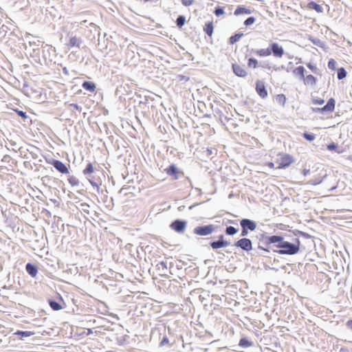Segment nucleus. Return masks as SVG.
Returning a JSON list of instances; mask_svg holds the SVG:
<instances>
[{"mask_svg":"<svg viewBox=\"0 0 352 352\" xmlns=\"http://www.w3.org/2000/svg\"><path fill=\"white\" fill-rule=\"evenodd\" d=\"M219 239H220L219 241H213L210 243V245L212 248V249L216 250L221 248H225L230 245V242L223 240L222 235L219 236Z\"/></svg>","mask_w":352,"mask_h":352,"instance_id":"obj_8","label":"nucleus"},{"mask_svg":"<svg viewBox=\"0 0 352 352\" xmlns=\"http://www.w3.org/2000/svg\"><path fill=\"white\" fill-rule=\"evenodd\" d=\"M232 70L234 74L239 77H245L247 76L246 71L237 64L232 65Z\"/></svg>","mask_w":352,"mask_h":352,"instance_id":"obj_11","label":"nucleus"},{"mask_svg":"<svg viewBox=\"0 0 352 352\" xmlns=\"http://www.w3.org/2000/svg\"><path fill=\"white\" fill-rule=\"evenodd\" d=\"M336 63L334 60L333 59H331L329 63H328V67L329 68L331 69H335L336 68Z\"/></svg>","mask_w":352,"mask_h":352,"instance_id":"obj_37","label":"nucleus"},{"mask_svg":"<svg viewBox=\"0 0 352 352\" xmlns=\"http://www.w3.org/2000/svg\"><path fill=\"white\" fill-rule=\"evenodd\" d=\"M52 165L54 166V168L56 170H58L59 172H60L62 173H68L67 168L65 166V165L63 162H61L60 161L54 160L52 162Z\"/></svg>","mask_w":352,"mask_h":352,"instance_id":"obj_12","label":"nucleus"},{"mask_svg":"<svg viewBox=\"0 0 352 352\" xmlns=\"http://www.w3.org/2000/svg\"><path fill=\"white\" fill-rule=\"evenodd\" d=\"M266 241L269 243H281L283 241V238L280 236H272L266 239Z\"/></svg>","mask_w":352,"mask_h":352,"instance_id":"obj_14","label":"nucleus"},{"mask_svg":"<svg viewBox=\"0 0 352 352\" xmlns=\"http://www.w3.org/2000/svg\"><path fill=\"white\" fill-rule=\"evenodd\" d=\"M337 148V145L334 143L330 144L327 146V148L330 151L334 150Z\"/></svg>","mask_w":352,"mask_h":352,"instance_id":"obj_39","label":"nucleus"},{"mask_svg":"<svg viewBox=\"0 0 352 352\" xmlns=\"http://www.w3.org/2000/svg\"><path fill=\"white\" fill-rule=\"evenodd\" d=\"M310 170L309 169H304L302 170V174L304 176H307L309 173Z\"/></svg>","mask_w":352,"mask_h":352,"instance_id":"obj_44","label":"nucleus"},{"mask_svg":"<svg viewBox=\"0 0 352 352\" xmlns=\"http://www.w3.org/2000/svg\"><path fill=\"white\" fill-rule=\"evenodd\" d=\"M80 41L79 38H78L76 36H74V37H72L70 39H69V45L70 47H74V46H76V47H79L80 46Z\"/></svg>","mask_w":352,"mask_h":352,"instance_id":"obj_21","label":"nucleus"},{"mask_svg":"<svg viewBox=\"0 0 352 352\" xmlns=\"http://www.w3.org/2000/svg\"><path fill=\"white\" fill-rule=\"evenodd\" d=\"M255 21V19L254 17H249L248 19H247L245 22H244V24L245 25H250L252 24H253Z\"/></svg>","mask_w":352,"mask_h":352,"instance_id":"obj_36","label":"nucleus"},{"mask_svg":"<svg viewBox=\"0 0 352 352\" xmlns=\"http://www.w3.org/2000/svg\"><path fill=\"white\" fill-rule=\"evenodd\" d=\"M19 115L23 118H26V115H25V113L23 112V111H19L18 112Z\"/></svg>","mask_w":352,"mask_h":352,"instance_id":"obj_47","label":"nucleus"},{"mask_svg":"<svg viewBox=\"0 0 352 352\" xmlns=\"http://www.w3.org/2000/svg\"><path fill=\"white\" fill-rule=\"evenodd\" d=\"M226 232L228 235H234L237 232V230L232 226H229L226 228Z\"/></svg>","mask_w":352,"mask_h":352,"instance_id":"obj_30","label":"nucleus"},{"mask_svg":"<svg viewBox=\"0 0 352 352\" xmlns=\"http://www.w3.org/2000/svg\"><path fill=\"white\" fill-rule=\"evenodd\" d=\"M305 68L302 66H299L294 69L293 74L296 76H299L301 78H303L305 76Z\"/></svg>","mask_w":352,"mask_h":352,"instance_id":"obj_17","label":"nucleus"},{"mask_svg":"<svg viewBox=\"0 0 352 352\" xmlns=\"http://www.w3.org/2000/svg\"><path fill=\"white\" fill-rule=\"evenodd\" d=\"M50 305L52 309L58 311L62 309L60 305L55 301H50Z\"/></svg>","mask_w":352,"mask_h":352,"instance_id":"obj_24","label":"nucleus"},{"mask_svg":"<svg viewBox=\"0 0 352 352\" xmlns=\"http://www.w3.org/2000/svg\"><path fill=\"white\" fill-rule=\"evenodd\" d=\"M185 21L186 19L184 16H179L176 21L177 26H179V28L183 26L184 25Z\"/></svg>","mask_w":352,"mask_h":352,"instance_id":"obj_33","label":"nucleus"},{"mask_svg":"<svg viewBox=\"0 0 352 352\" xmlns=\"http://www.w3.org/2000/svg\"><path fill=\"white\" fill-rule=\"evenodd\" d=\"M25 269H26V271L27 272L32 276V277H35L37 274V268L30 264V263H28L26 265V267H25Z\"/></svg>","mask_w":352,"mask_h":352,"instance_id":"obj_13","label":"nucleus"},{"mask_svg":"<svg viewBox=\"0 0 352 352\" xmlns=\"http://www.w3.org/2000/svg\"><path fill=\"white\" fill-rule=\"evenodd\" d=\"M214 228L212 225L198 226L194 229V233L200 236H207L212 233Z\"/></svg>","mask_w":352,"mask_h":352,"instance_id":"obj_3","label":"nucleus"},{"mask_svg":"<svg viewBox=\"0 0 352 352\" xmlns=\"http://www.w3.org/2000/svg\"><path fill=\"white\" fill-rule=\"evenodd\" d=\"M252 345L251 342L245 338L241 339L239 342V346L242 347H249Z\"/></svg>","mask_w":352,"mask_h":352,"instance_id":"obj_25","label":"nucleus"},{"mask_svg":"<svg viewBox=\"0 0 352 352\" xmlns=\"http://www.w3.org/2000/svg\"><path fill=\"white\" fill-rule=\"evenodd\" d=\"M304 137L309 141H313L315 139V135L312 133H304Z\"/></svg>","mask_w":352,"mask_h":352,"instance_id":"obj_35","label":"nucleus"},{"mask_svg":"<svg viewBox=\"0 0 352 352\" xmlns=\"http://www.w3.org/2000/svg\"><path fill=\"white\" fill-rule=\"evenodd\" d=\"M346 76V72L343 68H340L338 72V78L341 80L345 78Z\"/></svg>","mask_w":352,"mask_h":352,"instance_id":"obj_31","label":"nucleus"},{"mask_svg":"<svg viewBox=\"0 0 352 352\" xmlns=\"http://www.w3.org/2000/svg\"><path fill=\"white\" fill-rule=\"evenodd\" d=\"M214 14L216 16H219L224 14V10L222 8H217L214 10Z\"/></svg>","mask_w":352,"mask_h":352,"instance_id":"obj_34","label":"nucleus"},{"mask_svg":"<svg viewBox=\"0 0 352 352\" xmlns=\"http://www.w3.org/2000/svg\"><path fill=\"white\" fill-rule=\"evenodd\" d=\"M251 10L245 7L241 6L238 7L234 11V15L238 16L242 14H250Z\"/></svg>","mask_w":352,"mask_h":352,"instance_id":"obj_16","label":"nucleus"},{"mask_svg":"<svg viewBox=\"0 0 352 352\" xmlns=\"http://www.w3.org/2000/svg\"><path fill=\"white\" fill-rule=\"evenodd\" d=\"M241 226L243 228L250 230L251 231H253L256 228V223L248 219H242L241 221Z\"/></svg>","mask_w":352,"mask_h":352,"instance_id":"obj_7","label":"nucleus"},{"mask_svg":"<svg viewBox=\"0 0 352 352\" xmlns=\"http://www.w3.org/2000/svg\"><path fill=\"white\" fill-rule=\"evenodd\" d=\"M166 172L170 175H174V179H177L178 178L177 177V168L175 165H171L169 166L168 168H167Z\"/></svg>","mask_w":352,"mask_h":352,"instance_id":"obj_18","label":"nucleus"},{"mask_svg":"<svg viewBox=\"0 0 352 352\" xmlns=\"http://www.w3.org/2000/svg\"><path fill=\"white\" fill-rule=\"evenodd\" d=\"M89 182L91 183V184L94 185V184L90 179H89Z\"/></svg>","mask_w":352,"mask_h":352,"instance_id":"obj_51","label":"nucleus"},{"mask_svg":"<svg viewBox=\"0 0 352 352\" xmlns=\"http://www.w3.org/2000/svg\"><path fill=\"white\" fill-rule=\"evenodd\" d=\"M271 47L272 49L270 50L274 56L281 58L284 54V50L278 43H272L271 44Z\"/></svg>","mask_w":352,"mask_h":352,"instance_id":"obj_6","label":"nucleus"},{"mask_svg":"<svg viewBox=\"0 0 352 352\" xmlns=\"http://www.w3.org/2000/svg\"><path fill=\"white\" fill-rule=\"evenodd\" d=\"M205 31L206 34L209 36H211L213 32V25L211 23L206 24Z\"/></svg>","mask_w":352,"mask_h":352,"instance_id":"obj_26","label":"nucleus"},{"mask_svg":"<svg viewBox=\"0 0 352 352\" xmlns=\"http://www.w3.org/2000/svg\"><path fill=\"white\" fill-rule=\"evenodd\" d=\"M82 87L87 90V91H94L95 89H96V87L94 85V83L92 82H84L83 84H82Z\"/></svg>","mask_w":352,"mask_h":352,"instance_id":"obj_20","label":"nucleus"},{"mask_svg":"<svg viewBox=\"0 0 352 352\" xmlns=\"http://www.w3.org/2000/svg\"><path fill=\"white\" fill-rule=\"evenodd\" d=\"M247 234H248L247 229L243 228L242 232H241V235L242 236H246Z\"/></svg>","mask_w":352,"mask_h":352,"instance_id":"obj_45","label":"nucleus"},{"mask_svg":"<svg viewBox=\"0 0 352 352\" xmlns=\"http://www.w3.org/2000/svg\"><path fill=\"white\" fill-rule=\"evenodd\" d=\"M293 162L294 160L292 157L288 154L285 153H279L277 155V158L276 160V164H278V168H285L289 166Z\"/></svg>","mask_w":352,"mask_h":352,"instance_id":"obj_2","label":"nucleus"},{"mask_svg":"<svg viewBox=\"0 0 352 352\" xmlns=\"http://www.w3.org/2000/svg\"><path fill=\"white\" fill-rule=\"evenodd\" d=\"M321 182H322V181H321V179H317V180H316L314 182H310V183H311V184H314V185H316V184H320V183H321Z\"/></svg>","mask_w":352,"mask_h":352,"instance_id":"obj_46","label":"nucleus"},{"mask_svg":"<svg viewBox=\"0 0 352 352\" xmlns=\"http://www.w3.org/2000/svg\"><path fill=\"white\" fill-rule=\"evenodd\" d=\"M256 90L258 94L263 98H265L267 95L264 82L262 81L258 80L256 82Z\"/></svg>","mask_w":352,"mask_h":352,"instance_id":"obj_9","label":"nucleus"},{"mask_svg":"<svg viewBox=\"0 0 352 352\" xmlns=\"http://www.w3.org/2000/svg\"><path fill=\"white\" fill-rule=\"evenodd\" d=\"M336 102L333 98L328 100L327 104L322 108L316 109V111H333L335 108Z\"/></svg>","mask_w":352,"mask_h":352,"instance_id":"obj_10","label":"nucleus"},{"mask_svg":"<svg viewBox=\"0 0 352 352\" xmlns=\"http://www.w3.org/2000/svg\"><path fill=\"white\" fill-rule=\"evenodd\" d=\"M314 102L315 104H322L324 102V101L322 99H317V100H314Z\"/></svg>","mask_w":352,"mask_h":352,"instance_id":"obj_42","label":"nucleus"},{"mask_svg":"<svg viewBox=\"0 0 352 352\" xmlns=\"http://www.w3.org/2000/svg\"><path fill=\"white\" fill-rule=\"evenodd\" d=\"M243 36V33L236 34L230 38V43L231 44H234V43L237 42Z\"/></svg>","mask_w":352,"mask_h":352,"instance_id":"obj_22","label":"nucleus"},{"mask_svg":"<svg viewBox=\"0 0 352 352\" xmlns=\"http://www.w3.org/2000/svg\"><path fill=\"white\" fill-rule=\"evenodd\" d=\"M278 248H281L276 252L280 254H295L299 251V245L290 243L283 241L281 243L277 244Z\"/></svg>","mask_w":352,"mask_h":352,"instance_id":"obj_1","label":"nucleus"},{"mask_svg":"<svg viewBox=\"0 0 352 352\" xmlns=\"http://www.w3.org/2000/svg\"><path fill=\"white\" fill-rule=\"evenodd\" d=\"M346 326H347L348 328H349L350 329L352 330V320H349L346 322Z\"/></svg>","mask_w":352,"mask_h":352,"instance_id":"obj_43","label":"nucleus"},{"mask_svg":"<svg viewBox=\"0 0 352 352\" xmlns=\"http://www.w3.org/2000/svg\"><path fill=\"white\" fill-rule=\"evenodd\" d=\"M307 67L311 69L314 72H316L317 71V67L314 65H313L311 63H308L307 64Z\"/></svg>","mask_w":352,"mask_h":352,"instance_id":"obj_40","label":"nucleus"},{"mask_svg":"<svg viewBox=\"0 0 352 352\" xmlns=\"http://www.w3.org/2000/svg\"><path fill=\"white\" fill-rule=\"evenodd\" d=\"M302 79L304 80V83L306 85L313 86L316 82V78L312 75H308L306 77L304 76Z\"/></svg>","mask_w":352,"mask_h":352,"instance_id":"obj_15","label":"nucleus"},{"mask_svg":"<svg viewBox=\"0 0 352 352\" xmlns=\"http://www.w3.org/2000/svg\"><path fill=\"white\" fill-rule=\"evenodd\" d=\"M186 227V222L185 221L176 220L170 224V228L177 232L182 233L184 232Z\"/></svg>","mask_w":352,"mask_h":352,"instance_id":"obj_5","label":"nucleus"},{"mask_svg":"<svg viewBox=\"0 0 352 352\" xmlns=\"http://www.w3.org/2000/svg\"><path fill=\"white\" fill-rule=\"evenodd\" d=\"M256 54L260 56H268L271 55L272 52L270 49H260L256 51Z\"/></svg>","mask_w":352,"mask_h":352,"instance_id":"obj_19","label":"nucleus"},{"mask_svg":"<svg viewBox=\"0 0 352 352\" xmlns=\"http://www.w3.org/2000/svg\"><path fill=\"white\" fill-rule=\"evenodd\" d=\"M15 335L21 336V337H29L33 335V333L31 331H18L15 333Z\"/></svg>","mask_w":352,"mask_h":352,"instance_id":"obj_27","label":"nucleus"},{"mask_svg":"<svg viewBox=\"0 0 352 352\" xmlns=\"http://www.w3.org/2000/svg\"><path fill=\"white\" fill-rule=\"evenodd\" d=\"M168 343V339L166 337L163 338L162 340L160 342V346H164L166 344Z\"/></svg>","mask_w":352,"mask_h":352,"instance_id":"obj_41","label":"nucleus"},{"mask_svg":"<svg viewBox=\"0 0 352 352\" xmlns=\"http://www.w3.org/2000/svg\"><path fill=\"white\" fill-rule=\"evenodd\" d=\"M193 0H182V3L185 6H191L193 3Z\"/></svg>","mask_w":352,"mask_h":352,"instance_id":"obj_38","label":"nucleus"},{"mask_svg":"<svg viewBox=\"0 0 352 352\" xmlns=\"http://www.w3.org/2000/svg\"><path fill=\"white\" fill-rule=\"evenodd\" d=\"M94 172V168L91 163L88 164L86 168L83 170L85 175L91 174Z\"/></svg>","mask_w":352,"mask_h":352,"instance_id":"obj_29","label":"nucleus"},{"mask_svg":"<svg viewBox=\"0 0 352 352\" xmlns=\"http://www.w3.org/2000/svg\"><path fill=\"white\" fill-rule=\"evenodd\" d=\"M71 106L73 107L74 109H79L78 104H72Z\"/></svg>","mask_w":352,"mask_h":352,"instance_id":"obj_50","label":"nucleus"},{"mask_svg":"<svg viewBox=\"0 0 352 352\" xmlns=\"http://www.w3.org/2000/svg\"><path fill=\"white\" fill-rule=\"evenodd\" d=\"M235 245L245 251H250L252 249L251 241L246 238L241 239L236 241Z\"/></svg>","mask_w":352,"mask_h":352,"instance_id":"obj_4","label":"nucleus"},{"mask_svg":"<svg viewBox=\"0 0 352 352\" xmlns=\"http://www.w3.org/2000/svg\"><path fill=\"white\" fill-rule=\"evenodd\" d=\"M310 6L311 8L315 10L317 12H322L323 11L322 6L316 3L312 2L310 3Z\"/></svg>","mask_w":352,"mask_h":352,"instance_id":"obj_28","label":"nucleus"},{"mask_svg":"<svg viewBox=\"0 0 352 352\" xmlns=\"http://www.w3.org/2000/svg\"><path fill=\"white\" fill-rule=\"evenodd\" d=\"M257 65H258V61L255 58H250L248 60V66L249 67L256 68L257 67Z\"/></svg>","mask_w":352,"mask_h":352,"instance_id":"obj_32","label":"nucleus"},{"mask_svg":"<svg viewBox=\"0 0 352 352\" xmlns=\"http://www.w3.org/2000/svg\"><path fill=\"white\" fill-rule=\"evenodd\" d=\"M276 100L278 103L284 106L286 101V98L283 94H278L276 96Z\"/></svg>","mask_w":352,"mask_h":352,"instance_id":"obj_23","label":"nucleus"},{"mask_svg":"<svg viewBox=\"0 0 352 352\" xmlns=\"http://www.w3.org/2000/svg\"><path fill=\"white\" fill-rule=\"evenodd\" d=\"M267 165L270 168H274V163H272V162H269V163H267Z\"/></svg>","mask_w":352,"mask_h":352,"instance_id":"obj_48","label":"nucleus"},{"mask_svg":"<svg viewBox=\"0 0 352 352\" xmlns=\"http://www.w3.org/2000/svg\"><path fill=\"white\" fill-rule=\"evenodd\" d=\"M160 265L162 267H164V268H166V263H164V262H161V263H160Z\"/></svg>","mask_w":352,"mask_h":352,"instance_id":"obj_49","label":"nucleus"}]
</instances>
